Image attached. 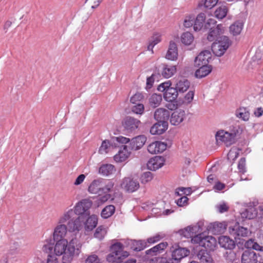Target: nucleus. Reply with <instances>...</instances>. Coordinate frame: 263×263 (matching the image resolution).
<instances>
[{
	"label": "nucleus",
	"instance_id": "30",
	"mask_svg": "<svg viewBox=\"0 0 263 263\" xmlns=\"http://www.w3.org/2000/svg\"><path fill=\"white\" fill-rule=\"evenodd\" d=\"M131 249L136 251H140L148 246L145 240H130L128 242Z\"/></svg>",
	"mask_w": 263,
	"mask_h": 263
},
{
	"label": "nucleus",
	"instance_id": "44",
	"mask_svg": "<svg viewBox=\"0 0 263 263\" xmlns=\"http://www.w3.org/2000/svg\"><path fill=\"white\" fill-rule=\"evenodd\" d=\"M236 116L242 120L247 121L249 119L250 112L246 108H239L236 111Z\"/></svg>",
	"mask_w": 263,
	"mask_h": 263
},
{
	"label": "nucleus",
	"instance_id": "23",
	"mask_svg": "<svg viewBox=\"0 0 263 263\" xmlns=\"http://www.w3.org/2000/svg\"><path fill=\"white\" fill-rule=\"evenodd\" d=\"M98 224V216L95 215H91L84 220L83 217V226L85 231L89 232L92 231Z\"/></svg>",
	"mask_w": 263,
	"mask_h": 263
},
{
	"label": "nucleus",
	"instance_id": "29",
	"mask_svg": "<svg viewBox=\"0 0 263 263\" xmlns=\"http://www.w3.org/2000/svg\"><path fill=\"white\" fill-rule=\"evenodd\" d=\"M167 122H158L151 127L150 133L152 135H161L167 129Z\"/></svg>",
	"mask_w": 263,
	"mask_h": 263
},
{
	"label": "nucleus",
	"instance_id": "45",
	"mask_svg": "<svg viewBox=\"0 0 263 263\" xmlns=\"http://www.w3.org/2000/svg\"><path fill=\"white\" fill-rule=\"evenodd\" d=\"M245 246L248 249H252L256 251L263 252V246H260L253 239L247 240L245 243Z\"/></svg>",
	"mask_w": 263,
	"mask_h": 263
},
{
	"label": "nucleus",
	"instance_id": "40",
	"mask_svg": "<svg viewBox=\"0 0 263 263\" xmlns=\"http://www.w3.org/2000/svg\"><path fill=\"white\" fill-rule=\"evenodd\" d=\"M116 171L115 166L110 164H105L102 165L99 170L100 174L103 176H109L113 174Z\"/></svg>",
	"mask_w": 263,
	"mask_h": 263
},
{
	"label": "nucleus",
	"instance_id": "48",
	"mask_svg": "<svg viewBox=\"0 0 263 263\" xmlns=\"http://www.w3.org/2000/svg\"><path fill=\"white\" fill-rule=\"evenodd\" d=\"M228 10V8L226 6H221L215 11V16L218 19H222L227 15Z\"/></svg>",
	"mask_w": 263,
	"mask_h": 263
},
{
	"label": "nucleus",
	"instance_id": "62",
	"mask_svg": "<svg viewBox=\"0 0 263 263\" xmlns=\"http://www.w3.org/2000/svg\"><path fill=\"white\" fill-rule=\"evenodd\" d=\"M216 21L214 18H211L208 19L204 24V29H211L212 27H216L215 24Z\"/></svg>",
	"mask_w": 263,
	"mask_h": 263
},
{
	"label": "nucleus",
	"instance_id": "22",
	"mask_svg": "<svg viewBox=\"0 0 263 263\" xmlns=\"http://www.w3.org/2000/svg\"><path fill=\"white\" fill-rule=\"evenodd\" d=\"M178 56V52L177 44L174 41H171L165 55V58L168 60L175 61L177 60Z\"/></svg>",
	"mask_w": 263,
	"mask_h": 263
},
{
	"label": "nucleus",
	"instance_id": "42",
	"mask_svg": "<svg viewBox=\"0 0 263 263\" xmlns=\"http://www.w3.org/2000/svg\"><path fill=\"white\" fill-rule=\"evenodd\" d=\"M162 101V96L157 93L153 94L148 99L149 105L153 108L159 106L161 104Z\"/></svg>",
	"mask_w": 263,
	"mask_h": 263
},
{
	"label": "nucleus",
	"instance_id": "50",
	"mask_svg": "<svg viewBox=\"0 0 263 263\" xmlns=\"http://www.w3.org/2000/svg\"><path fill=\"white\" fill-rule=\"evenodd\" d=\"M193 192L191 187H181L176 189L175 193L178 196H189Z\"/></svg>",
	"mask_w": 263,
	"mask_h": 263
},
{
	"label": "nucleus",
	"instance_id": "37",
	"mask_svg": "<svg viewBox=\"0 0 263 263\" xmlns=\"http://www.w3.org/2000/svg\"><path fill=\"white\" fill-rule=\"evenodd\" d=\"M190 86V83L187 80L181 78L176 82L175 88L178 92L183 93L189 89Z\"/></svg>",
	"mask_w": 263,
	"mask_h": 263
},
{
	"label": "nucleus",
	"instance_id": "7",
	"mask_svg": "<svg viewBox=\"0 0 263 263\" xmlns=\"http://www.w3.org/2000/svg\"><path fill=\"white\" fill-rule=\"evenodd\" d=\"M92 204V201L89 199H84L76 204L73 208V216L74 214L78 215V217H82V221L83 222V217L85 215H89V209Z\"/></svg>",
	"mask_w": 263,
	"mask_h": 263
},
{
	"label": "nucleus",
	"instance_id": "54",
	"mask_svg": "<svg viewBox=\"0 0 263 263\" xmlns=\"http://www.w3.org/2000/svg\"><path fill=\"white\" fill-rule=\"evenodd\" d=\"M216 208L219 213H223L229 210V206L226 202L222 201L217 204Z\"/></svg>",
	"mask_w": 263,
	"mask_h": 263
},
{
	"label": "nucleus",
	"instance_id": "64",
	"mask_svg": "<svg viewBox=\"0 0 263 263\" xmlns=\"http://www.w3.org/2000/svg\"><path fill=\"white\" fill-rule=\"evenodd\" d=\"M86 176L84 174H81L79 175L76 179L73 184L75 185H79L82 184L84 181Z\"/></svg>",
	"mask_w": 263,
	"mask_h": 263
},
{
	"label": "nucleus",
	"instance_id": "13",
	"mask_svg": "<svg viewBox=\"0 0 263 263\" xmlns=\"http://www.w3.org/2000/svg\"><path fill=\"white\" fill-rule=\"evenodd\" d=\"M225 28L221 24L217 25L216 27H212L210 29L207 39L212 42L214 40L217 41L221 37L222 34L224 33Z\"/></svg>",
	"mask_w": 263,
	"mask_h": 263
},
{
	"label": "nucleus",
	"instance_id": "10",
	"mask_svg": "<svg viewBox=\"0 0 263 263\" xmlns=\"http://www.w3.org/2000/svg\"><path fill=\"white\" fill-rule=\"evenodd\" d=\"M204 226V222L203 221H200L198 222L196 224L188 226L184 229L181 230L179 231V233L181 235H182L184 237L189 238L192 237L193 235L197 233H200L203 230L202 227Z\"/></svg>",
	"mask_w": 263,
	"mask_h": 263
},
{
	"label": "nucleus",
	"instance_id": "9",
	"mask_svg": "<svg viewBox=\"0 0 263 263\" xmlns=\"http://www.w3.org/2000/svg\"><path fill=\"white\" fill-rule=\"evenodd\" d=\"M120 187L125 192L132 193L139 189L140 184L136 179L131 177H125L121 181Z\"/></svg>",
	"mask_w": 263,
	"mask_h": 263
},
{
	"label": "nucleus",
	"instance_id": "15",
	"mask_svg": "<svg viewBox=\"0 0 263 263\" xmlns=\"http://www.w3.org/2000/svg\"><path fill=\"white\" fill-rule=\"evenodd\" d=\"M167 148L166 143L160 141H156L149 144L147 151L151 154H156L163 152Z\"/></svg>",
	"mask_w": 263,
	"mask_h": 263
},
{
	"label": "nucleus",
	"instance_id": "14",
	"mask_svg": "<svg viewBox=\"0 0 263 263\" xmlns=\"http://www.w3.org/2000/svg\"><path fill=\"white\" fill-rule=\"evenodd\" d=\"M211 59L212 53L210 50L202 51L196 57L194 60V65L199 66L202 65H209Z\"/></svg>",
	"mask_w": 263,
	"mask_h": 263
},
{
	"label": "nucleus",
	"instance_id": "34",
	"mask_svg": "<svg viewBox=\"0 0 263 263\" xmlns=\"http://www.w3.org/2000/svg\"><path fill=\"white\" fill-rule=\"evenodd\" d=\"M176 71V66L164 64L161 73L164 78L168 79L174 76Z\"/></svg>",
	"mask_w": 263,
	"mask_h": 263
},
{
	"label": "nucleus",
	"instance_id": "16",
	"mask_svg": "<svg viewBox=\"0 0 263 263\" xmlns=\"http://www.w3.org/2000/svg\"><path fill=\"white\" fill-rule=\"evenodd\" d=\"M140 124L139 120L130 117L126 118L122 123L124 128L128 132L134 131L138 128Z\"/></svg>",
	"mask_w": 263,
	"mask_h": 263
},
{
	"label": "nucleus",
	"instance_id": "1",
	"mask_svg": "<svg viewBox=\"0 0 263 263\" xmlns=\"http://www.w3.org/2000/svg\"><path fill=\"white\" fill-rule=\"evenodd\" d=\"M81 217H73L72 209L65 211L59 217L53 232V238L55 241L53 252L55 256H62V263H71L81 252L82 244L76 237L65 238L68 231L79 232L83 229Z\"/></svg>",
	"mask_w": 263,
	"mask_h": 263
},
{
	"label": "nucleus",
	"instance_id": "61",
	"mask_svg": "<svg viewBox=\"0 0 263 263\" xmlns=\"http://www.w3.org/2000/svg\"><path fill=\"white\" fill-rule=\"evenodd\" d=\"M179 199L176 200V202L179 206H184L188 204V198L185 196H181Z\"/></svg>",
	"mask_w": 263,
	"mask_h": 263
},
{
	"label": "nucleus",
	"instance_id": "11",
	"mask_svg": "<svg viewBox=\"0 0 263 263\" xmlns=\"http://www.w3.org/2000/svg\"><path fill=\"white\" fill-rule=\"evenodd\" d=\"M231 225L230 222L227 221H216L211 223L207 227V230L214 234H219L225 232L227 227Z\"/></svg>",
	"mask_w": 263,
	"mask_h": 263
},
{
	"label": "nucleus",
	"instance_id": "51",
	"mask_svg": "<svg viewBox=\"0 0 263 263\" xmlns=\"http://www.w3.org/2000/svg\"><path fill=\"white\" fill-rule=\"evenodd\" d=\"M114 186V183L112 181H108L104 186H101L100 193L104 195L109 194L113 189Z\"/></svg>",
	"mask_w": 263,
	"mask_h": 263
},
{
	"label": "nucleus",
	"instance_id": "60",
	"mask_svg": "<svg viewBox=\"0 0 263 263\" xmlns=\"http://www.w3.org/2000/svg\"><path fill=\"white\" fill-rule=\"evenodd\" d=\"M194 96V91L190 90L184 96L183 103L186 104H190L193 101Z\"/></svg>",
	"mask_w": 263,
	"mask_h": 263
},
{
	"label": "nucleus",
	"instance_id": "26",
	"mask_svg": "<svg viewBox=\"0 0 263 263\" xmlns=\"http://www.w3.org/2000/svg\"><path fill=\"white\" fill-rule=\"evenodd\" d=\"M218 243L221 247L226 249L232 250L235 248L234 241L227 236H221L219 237Z\"/></svg>",
	"mask_w": 263,
	"mask_h": 263
},
{
	"label": "nucleus",
	"instance_id": "52",
	"mask_svg": "<svg viewBox=\"0 0 263 263\" xmlns=\"http://www.w3.org/2000/svg\"><path fill=\"white\" fill-rule=\"evenodd\" d=\"M153 178V174L150 172H146L141 175L140 177V180L142 184H146L150 182Z\"/></svg>",
	"mask_w": 263,
	"mask_h": 263
},
{
	"label": "nucleus",
	"instance_id": "25",
	"mask_svg": "<svg viewBox=\"0 0 263 263\" xmlns=\"http://www.w3.org/2000/svg\"><path fill=\"white\" fill-rule=\"evenodd\" d=\"M189 253L190 251L186 248H178L172 252V259H171L172 261H178L182 258L189 255Z\"/></svg>",
	"mask_w": 263,
	"mask_h": 263
},
{
	"label": "nucleus",
	"instance_id": "3",
	"mask_svg": "<svg viewBox=\"0 0 263 263\" xmlns=\"http://www.w3.org/2000/svg\"><path fill=\"white\" fill-rule=\"evenodd\" d=\"M123 245L116 241L110 247V253L107 255L106 260L108 262L122 263L130 255L129 253L124 250Z\"/></svg>",
	"mask_w": 263,
	"mask_h": 263
},
{
	"label": "nucleus",
	"instance_id": "59",
	"mask_svg": "<svg viewBox=\"0 0 263 263\" xmlns=\"http://www.w3.org/2000/svg\"><path fill=\"white\" fill-rule=\"evenodd\" d=\"M98 194L99 196L98 197L97 201L99 204H102L111 198V195L109 194H106L105 195H104L100 193V194Z\"/></svg>",
	"mask_w": 263,
	"mask_h": 263
},
{
	"label": "nucleus",
	"instance_id": "21",
	"mask_svg": "<svg viewBox=\"0 0 263 263\" xmlns=\"http://www.w3.org/2000/svg\"><path fill=\"white\" fill-rule=\"evenodd\" d=\"M141 98V96L140 93H136L130 98V102L135 105L132 107V111L133 113L142 115L144 112V106L141 103H136V101Z\"/></svg>",
	"mask_w": 263,
	"mask_h": 263
},
{
	"label": "nucleus",
	"instance_id": "53",
	"mask_svg": "<svg viewBox=\"0 0 263 263\" xmlns=\"http://www.w3.org/2000/svg\"><path fill=\"white\" fill-rule=\"evenodd\" d=\"M85 263H102V261L96 254H92L86 258Z\"/></svg>",
	"mask_w": 263,
	"mask_h": 263
},
{
	"label": "nucleus",
	"instance_id": "33",
	"mask_svg": "<svg viewBox=\"0 0 263 263\" xmlns=\"http://www.w3.org/2000/svg\"><path fill=\"white\" fill-rule=\"evenodd\" d=\"M205 19V15L203 13L199 14L196 17H195V22L194 24V30L195 31H198L204 28V21Z\"/></svg>",
	"mask_w": 263,
	"mask_h": 263
},
{
	"label": "nucleus",
	"instance_id": "24",
	"mask_svg": "<svg viewBox=\"0 0 263 263\" xmlns=\"http://www.w3.org/2000/svg\"><path fill=\"white\" fill-rule=\"evenodd\" d=\"M170 116V111L164 108L157 109L154 113V118L158 122H167Z\"/></svg>",
	"mask_w": 263,
	"mask_h": 263
},
{
	"label": "nucleus",
	"instance_id": "18",
	"mask_svg": "<svg viewBox=\"0 0 263 263\" xmlns=\"http://www.w3.org/2000/svg\"><path fill=\"white\" fill-rule=\"evenodd\" d=\"M257 202H256L250 203L248 208L244 211L240 213L241 218L242 219H252L255 218L257 215V212L255 208Z\"/></svg>",
	"mask_w": 263,
	"mask_h": 263
},
{
	"label": "nucleus",
	"instance_id": "39",
	"mask_svg": "<svg viewBox=\"0 0 263 263\" xmlns=\"http://www.w3.org/2000/svg\"><path fill=\"white\" fill-rule=\"evenodd\" d=\"M197 256L200 263H214L212 256L206 250L199 251L197 254Z\"/></svg>",
	"mask_w": 263,
	"mask_h": 263
},
{
	"label": "nucleus",
	"instance_id": "5",
	"mask_svg": "<svg viewBox=\"0 0 263 263\" xmlns=\"http://www.w3.org/2000/svg\"><path fill=\"white\" fill-rule=\"evenodd\" d=\"M231 44V42L228 36H221L218 40L213 43L212 51L215 55L221 57L224 54Z\"/></svg>",
	"mask_w": 263,
	"mask_h": 263
},
{
	"label": "nucleus",
	"instance_id": "31",
	"mask_svg": "<svg viewBox=\"0 0 263 263\" xmlns=\"http://www.w3.org/2000/svg\"><path fill=\"white\" fill-rule=\"evenodd\" d=\"M103 181V179L101 178L93 180L88 186V192L95 194H100L101 186H102Z\"/></svg>",
	"mask_w": 263,
	"mask_h": 263
},
{
	"label": "nucleus",
	"instance_id": "4",
	"mask_svg": "<svg viewBox=\"0 0 263 263\" xmlns=\"http://www.w3.org/2000/svg\"><path fill=\"white\" fill-rule=\"evenodd\" d=\"M191 240L193 243L198 244L209 251H214L217 247V240L215 238L206 235L203 233L195 235Z\"/></svg>",
	"mask_w": 263,
	"mask_h": 263
},
{
	"label": "nucleus",
	"instance_id": "46",
	"mask_svg": "<svg viewBox=\"0 0 263 263\" xmlns=\"http://www.w3.org/2000/svg\"><path fill=\"white\" fill-rule=\"evenodd\" d=\"M195 22V15L194 14H190L186 15L183 20V25L186 28H190L194 26Z\"/></svg>",
	"mask_w": 263,
	"mask_h": 263
},
{
	"label": "nucleus",
	"instance_id": "57",
	"mask_svg": "<svg viewBox=\"0 0 263 263\" xmlns=\"http://www.w3.org/2000/svg\"><path fill=\"white\" fill-rule=\"evenodd\" d=\"M239 153L236 148H232L228 154V159L230 161L235 160L238 157Z\"/></svg>",
	"mask_w": 263,
	"mask_h": 263
},
{
	"label": "nucleus",
	"instance_id": "36",
	"mask_svg": "<svg viewBox=\"0 0 263 263\" xmlns=\"http://www.w3.org/2000/svg\"><path fill=\"white\" fill-rule=\"evenodd\" d=\"M243 27V23L242 21H237L232 24L229 27L230 33L233 36H237L240 34Z\"/></svg>",
	"mask_w": 263,
	"mask_h": 263
},
{
	"label": "nucleus",
	"instance_id": "35",
	"mask_svg": "<svg viewBox=\"0 0 263 263\" xmlns=\"http://www.w3.org/2000/svg\"><path fill=\"white\" fill-rule=\"evenodd\" d=\"M154 205L150 202H147L143 203L142 208L146 211H151L152 214L155 216H159L162 215V209L159 208L158 205Z\"/></svg>",
	"mask_w": 263,
	"mask_h": 263
},
{
	"label": "nucleus",
	"instance_id": "17",
	"mask_svg": "<svg viewBox=\"0 0 263 263\" xmlns=\"http://www.w3.org/2000/svg\"><path fill=\"white\" fill-rule=\"evenodd\" d=\"M165 163V159L162 156H155L150 159L147 163V168L151 171H156L162 167Z\"/></svg>",
	"mask_w": 263,
	"mask_h": 263
},
{
	"label": "nucleus",
	"instance_id": "63",
	"mask_svg": "<svg viewBox=\"0 0 263 263\" xmlns=\"http://www.w3.org/2000/svg\"><path fill=\"white\" fill-rule=\"evenodd\" d=\"M218 0H205L204 7L208 9H211L217 3Z\"/></svg>",
	"mask_w": 263,
	"mask_h": 263
},
{
	"label": "nucleus",
	"instance_id": "20",
	"mask_svg": "<svg viewBox=\"0 0 263 263\" xmlns=\"http://www.w3.org/2000/svg\"><path fill=\"white\" fill-rule=\"evenodd\" d=\"M130 155L131 151L128 149L127 146L123 145L120 148L118 153L114 156V159L116 162H123L127 160Z\"/></svg>",
	"mask_w": 263,
	"mask_h": 263
},
{
	"label": "nucleus",
	"instance_id": "43",
	"mask_svg": "<svg viewBox=\"0 0 263 263\" xmlns=\"http://www.w3.org/2000/svg\"><path fill=\"white\" fill-rule=\"evenodd\" d=\"M115 212V207L113 205L105 206L101 212V217L103 218H108L111 217Z\"/></svg>",
	"mask_w": 263,
	"mask_h": 263
},
{
	"label": "nucleus",
	"instance_id": "55",
	"mask_svg": "<svg viewBox=\"0 0 263 263\" xmlns=\"http://www.w3.org/2000/svg\"><path fill=\"white\" fill-rule=\"evenodd\" d=\"M52 249V240L51 239L46 240L44 242V245H43L42 250L47 253H49L51 252Z\"/></svg>",
	"mask_w": 263,
	"mask_h": 263
},
{
	"label": "nucleus",
	"instance_id": "12",
	"mask_svg": "<svg viewBox=\"0 0 263 263\" xmlns=\"http://www.w3.org/2000/svg\"><path fill=\"white\" fill-rule=\"evenodd\" d=\"M187 114L182 109H176L171 114L170 122L172 125H178L186 119Z\"/></svg>",
	"mask_w": 263,
	"mask_h": 263
},
{
	"label": "nucleus",
	"instance_id": "38",
	"mask_svg": "<svg viewBox=\"0 0 263 263\" xmlns=\"http://www.w3.org/2000/svg\"><path fill=\"white\" fill-rule=\"evenodd\" d=\"M166 242H161L152 248L147 250L146 253L147 255H156L161 253L167 246Z\"/></svg>",
	"mask_w": 263,
	"mask_h": 263
},
{
	"label": "nucleus",
	"instance_id": "2",
	"mask_svg": "<svg viewBox=\"0 0 263 263\" xmlns=\"http://www.w3.org/2000/svg\"><path fill=\"white\" fill-rule=\"evenodd\" d=\"M242 129L239 126H230L227 130H219L215 135L217 143H223L227 146L234 143L235 137L241 134Z\"/></svg>",
	"mask_w": 263,
	"mask_h": 263
},
{
	"label": "nucleus",
	"instance_id": "32",
	"mask_svg": "<svg viewBox=\"0 0 263 263\" xmlns=\"http://www.w3.org/2000/svg\"><path fill=\"white\" fill-rule=\"evenodd\" d=\"M161 38L162 34L161 33L155 32L149 40L147 50L153 53L154 47L161 41Z\"/></svg>",
	"mask_w": 263,
	"mask_h": 263
},
{
	"label": "nucleus",
	"instance_id": "27",
	"mask_svg": "<svg viewBox=\"0 0 263 263\" xmlns=\"http://www.w3.org/2000/svg\"><path fill=\"white\" fill-rule=\"evenodd\" d=\"M199 67L195 72L196 78L201 79L207 76L212 70V66L210 65H202L197 66Z\"/></svg>",
	"mask_w": 263,
	"mask_h": 263
},
{
	"label": "nucleus",
	"instance_id": "49",
	"mask_svg": "<svg viewBox=\"0 0 263 263\" xmlns=\"http://www.w3.org/2000/svg\"><path fill=\"white\" fill-rule=\"evenodd\" d=\"M110 146L111 144L109 140H105L103 141L99 149V153L102 155L107 154L109 152Z\"/></svg>",
	"mask_w": 263,
	"mask_h": 263
},
{
	"label": "nucleus",
	"instance_id": "58",
	"mask_svg": "<svg viewBox=\"0 0 263 263\" xmlns=\"http://www.w3.org/2000/svg\"><path fill=\"white\" fill-rule=\"evenodd\" d=\"M238 169L239 172L241 174H244L246 172V159L244 158L240 159L238 164Z\"/></svg>",
	"mask_w": 263,
	"mask_h": 263
},
{
	"label": "nucleus",
	"instance_id": "6",
	"mask_svg": "<svg viewBox=\"0 0 263 263\" xmlns=\"http://www.w3.org/2000/svg\"><path fill=\"white\" fill-rule=\"evenodd\" d=\"M170 81H167L158 86V90L163 92L164 99L167 102L175 100L178 96V91L176 88L171 87Z\"/></svg>",
	"mask_w": 263,
	"mask_h": 263
},
{
	"label": "nucleus",
	"instance_id": "19",
	"mask_svg": "<svg viewBox=\"0 0 263 263\" xmlns=\"http://www.w3.org/2000/svg\"><path fill=\"white\" fill-rule=\"evenodd\" d=\"M147 138L144 135L137 136L132 139L129 143V148L133 151L141 149L146 141Z\"/></svg>",
	"mask_w": 263,
	"mask_h": 263
},
{
	"label": "nucleus",
	"instance_id": "8",
	"mask_svg": "<svg viewBox=\"0 0 263 263\" xmlns=\"http://www.w3.org/2000/svg\"><path fill=\"white\" fill-rule=\"evenodd\" d=\"M229 233L236 240L241 237H246L251 234V231L247 228L241 227L237 222L233 221L229 226Z\"/></svg>",
	"mask_w": 263,
	"mask_h": 263
},
{
	"label": "nucleus",
	"instance_id": "47",
	"mask_svg": "<svg viewBox=\"0 0 263 263\" xmlns=\"http://www.w3.org/2000/svg\"><path fill=\"white\" fill-rule=\"evenodd\" d=\"M107 233V228L101 226H99L96 230L94 233V237L99 240H102L104 238Z\"/></svg>",
	"mask_w": 263,
	"mask_h": 263
},
{
	"label": "nucleus",
	"instance_id": "28",
	"mask_svg": "<svg viewBox=\"0 0 263 263\" xmlns=\"http://www.w3.org/2000/svg\"><path fill=\"white\" fill-rule=\"evenodd\" d=\"M256 254L251 251H245L241 255V263H257Z\"/></svg>",
	"mask_w": 263,
	"mask_h": 263
},
{
	"label": "nucleus",
	"instance_id": "56",
	"mask_svg": "<svg viewBox=\"0 0 263 263\" xmlns=\"http://www.w3.org/2000/svg\"><path fill=\"white\" fill-rule=\"evenodd\" d=\"M164 235L160 234H157L155 235L152 236L146 239V242L147 243L152 244L156 243L164 237Z\"/></svg>",
	"mask_w": 263,
	"mask_h": 263
},
{
	"label": "nucleus",
	"instance_id": "41",
	"mask_svg": "<svg viewBox=\"0 0 263 263\" xmlns=\"http://www.w3.org/2000/svg\"><path fill=\"white\" fill-rule=\"evenodd\" d=\"M180 41L182 44L185 46L191 45L194 41V37L192 33L186 31L181 34Z\"/></svg>",
	"mask_w": 263,
	"mask_h": 263
}]
</instances>
